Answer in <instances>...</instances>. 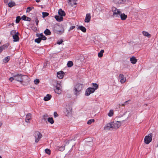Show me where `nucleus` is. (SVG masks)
I'll return each instance as SVG.
<instances>
[{
	"mask_svg": "<svg viewBox=\"0 0 158 158\" xmlns=\"http://www.w3.org/2000/svg\"><path fill=\"white\" fill-rule=\"evenodd\" d=\"M93 87L88 88L85 91V95L86 96L89 95L91 94L94 93L95 90L97 89L98 88V85L96 83H92Z\"/></svg>",
	"mask_w": 158,
	"mask_h": 158,
	"instance_id": "1",
	"label": "nucleus"
},
{
	"mask_svg": "<svg viewBox=\"0 0 158 158\" xmlns=\"http://www.w3.org/2000/svg\"><path fill=\"white\" fill-rule=\"evenodd\" d=\"M111 10L113 13L112 16L114 18H120V15L121 13L120 9H118L115 7L113 6L112 7Z\"/></svg>",
	"mask_w": 158,
	"mask_h": 158,
	"instance_id": "2",
	"label": "nucleus"
},
{
	"mask_svg": "<svg viewBox=\"0 0 158 158\" xmlns=\"http://www.w3.org/2000/svg\"><path fill=\"white\" fill-rule=\"evenodd\" d=\"M82 89V84L78 83L77 84L74 86L73 89L74 94L76 96L80 94Z\"/></svg>",
	"mask_w": 158,
	"mask_h": 158,
	"instance_id": "3",
	"label": "nucleus"
},
{
	"mask_svg": "<svg viewBox=\"0 0 158 158\" xmlns=\"http://www.w3.org/2000/svg\"><path fill=\"white\" fill-rule=\"evenodd\" d=\"M14 77L15 78V80H16L21 83H22L23 81V77H27L26 76L23 75L21 74H19L14 75Z\"/></svg>",
	"mask_w": 158,
	"mask_h": 158,
	"instance_id": "4",
	"label": "nucleus"
},
{
	"mask_svg": "<svg viewBox=\"0 0 158 158\" xmlns=\"http://www.w3.org/2000/svg\"><path fill=\"white\" fill-rule=\"evenodd\" d=\"M113 130H116L118 129L120 126L121 121H114L111 122Z\"/></svg>",
	"mask_w": 158,
	"mask_h": 158,
	"instance_id": "5",
	"label": "nucleus"
},
{
	"mask_svg": "<svg viewBox=\"0 0 158 158\" xmlns=\"http://www.w3.org/2000/svg\"><path fill=\"white\" fill-rule=\"evenodd\" d=\"M152 133H150L148 135L146 136L144 139V143L146 144H149L152 140Z\"/></svg>",
	"mask_w": 158,
	"mask_h": 158,
	"instance_id": "6",
	"label": "nucleus"
},
{
	"mask_svg": "<svg viewBox=\"0 0 158 158\" xmlns=\"http://www.w3.org/2000/svg\"><path fill=\"white\" fill-rule=\"evenodd\" d=\"M34 136L35 138V143H38L40 139L42 137V134L39 131H35L34 134Z\"/></svg>",
	"mask_w": 158,
	"mask_h": 158,
	"instance_id": "7",
	"label": "nucleus"
},
{
	"mask_svg": "<svg viewBox=\"0 0 158 158\" xmlns=\"http://www.w3.org/2000/svg\"><path fill=\"white\" fill-rule=\"evenodd\" d=\"M60 82L57 81L56 82V89H55V92L56 93L60 94L61 93V89L60 88L61 85L60 84Z\"/></svg>",
	"mask_w": 158,
	"mask_h": 158,
	"instance_id": "8",
	"label": "nucleus"
},
{
	"mask_svg": "<svg viewBox=\"0 0 158 158\" xmlns=\"http://www.w3.org/2000/svg\"><path fill=\"white\" fill-rule=\"evenodd\" d=\"M104 130L106 131L113 130L111 122L106 124L104 127Z\"/></svg>",
	"mask_w": 158,
	"mask_h": 158,
	"instance_id": "9",
	"label": "nucleus"
},
{
	"mask_svg": "<svg viewBox=\"0 0 158 158\" xmlns=\"http://www.w3.org/2000/svg\"><path fill=\"white\" fill-rule=\"evenodd\" d=\"M91 18V16L90 13L86 14L85 19V23H89L90 20Z\"/></svg>",
	"mask_w": 158,
	"mask_h": 158,
	"instance_id": "10",
	"label": "nucleus"
},
{
	"mask_svg": "<svg viewBox=\"0 0 158 158\" xmlns=\"http://www.w3.org/2000/svg\"><path fill=\"white\" fill-rule=\"evenodd\" d=\"M119 77V78H121L120 82L121 83H123L126 81V78L124 77V76L123 74H120Z\"/></svg>",
	"mask_w": 158,
	"mask_h": 158,
	"instance_id": "11",
	"label": "nucleus"
},
{
	"mask_svg": "<svg viewBox=\"0 0 158 158\" xmlns=\"http://www.w3.org/2000/svg\"><path fill=\"white\" fill-rule=\"evenodd\" d=\"M19 33L17 32L14 35H13V38L14 39V42L18 41L19 40V38L18 36Z\"/></svg>",
	"mask_w": 158,
	"mask_h": 158,
	"instance_id": "12",
	"label": "nucleus"
},
{
	"mask_svg": "<svg viewBox=\"0 0 158 158\" xmlns=\"http://www.w3.org/2000/svg\"><path fill=\"white\" fill-rule=\"evenodd\" d=\"M57 76L59 79H62L64 76V73L62 71H60L57 73Z\"/></svg>",
	"mask_w": 158,
	"mask_h": 158,
	"instance_id": "13",
	"label": "nucleus"
},
{
	"mask_svg": "<svg viewBox=\"0 0 158 158\" xmlns=\"http://www.w3.org/2000/svg\"><path fill=\"white\" fill-rule=\"evenodd\" d=\"M120 15V17L121 20L123 21L125 20L127 17V15L124 13H121Z\"/></svg>",
	"mask_w": 158,
	"mask_h": 158,
	"instance_id": "14",
	"label": "nucleus"
},
{
	"mask_svg": "<svg viewBox=\"0 0 158 158\" xmlns=\"http://www.w3.org/2000/svg\"><path fill=\"white\" fill-rule=\"evenodd\" d=\"M68 3L69 5L73 6L74 5L77 4L75 0H69Z\"/></svg>",
	"mask_w": 158,
	"mask_h": 158,
	"instance_id": "15",
	"label": "nucleus"
},
{
	"mask_svg": "<svg viewBox=\"0 0 158 158\" xmlns=\"http://www.w3.org/2000/svg\"><path fill=\"white\" fill-rule=\"evenodd\" d=\"M126 0H113L114 3L116 4H121L126 1Z\"/></svg>",
	"mask_w": 158,
	"mask_h": 158,
	"instance_id": "16",
	"label": "nucleus"
},
{
	"mask_svg": "<svg viewBox=\"0 0 158 158\" xmlns=\"http://www.w3.org/2000/svg\"><path fill=\"white\" fill-rule=\"evenodd\" d=\"M55 18L56 20L58 22H60L62 21L63 19L62 17L58 15H56L55 16Z\"/></svg>",
	"mask_w": 158,
	"mask_h": 158,
	"instance_id": "17",
	"label": "nucleus"
},
{
	"mask_svg": "<svg viewBox=\"0 0 158 158\" xmlns=\"http://www.w3.org/2000/svg\"><path fill=\"white\" fill-rule=\"evenodd\" d=\"M31 118V114H27L26 116L25 121L27 123H29V121Z\"/></svg>",
	"mask_w": 158,
	"mask_h": 158,
	"instance_id": "18",
	"label": "nucleus"
},
{
	"mask_svg": "<svg viewBox=\"0 0 158 158\" xmlns=\"http://www.w3.org/2000/svg\"><path fill=\"white\" fill-rule=\"evenodd\" d=\"M8 44H7L3 45L1 47H0V53L3 50H5L6 48L8 47Z\"/></svg>",
	"mask_w": 158,
	"mask_h": 158,
	"instance_id": "19",
	"label": "nucleus"
},
{
	"mask_svg": "<svg viewBox=\"0 0 158 158\" xmlns=\"http://www.w3.org/2000/svg\"><path fill=\"white\" fill-rule=\"evenodd\" d=\"M130 60L132 64H134L136 62L137 60L136 59L135 57L133 56L130 58Z\"/></svg>",
	"mask_w": 158,
	"mask_h": 158,
	"instance_id": "20",
	"label": "nucleus"
},
{
	"mask_svg": "<svg viewBox=\"0 0 158 158\" xmlns=\"http://www.w3.org/2000/svg\"><path fill=\"white\" fill-rule=\"evenodd\" d=\"M142 34L144 36H147L148 38H150L151 37V35L147 31H142Z\"/></svg>",
	"mask_w": 158,
	"mask_h": 158,
	"instance_id": "21",
	"label": "nucleus"
},
{
	"mask_svg": "<svg viewBox=\"0 0 158 158\" xmlns=\"http://www.w3.org/2000/svg\"><path fill=\"white\" fill-rule=\"evenodd\" d=\"M58 14L59 15L62 17L63 16H64L65 15V12L62 10L61 9H60L58 11Z\"/></svg>",
	"mask_w": 158,
	"mask_h": 158,
	"instance_id": "22",
	"label": "nucleus"
},
{
	"mask_svg": "<svg viewBox=\"0 0 158 158\" xmlns=\"http://www.w3.org/2000/svg\"><path fill=\"white\" fill-rule=\"evenodd\" d=\"M51 97L52 96L51 95L48 94L46 96L44 97V100L45 101H48L51 99Z\"/></svg>",
	"mask_w": 158,
	"mask_h": 158,
	"instance_id": "23",
	"label": "nucleus"
},
{
	"mask_svg": "<svg viewBox=\"0 0 158 158\" xmlns=\"http://www.w3.org/2000/svg\"><path fill=\"white\" fill-rule=\"evenodd\" d=\"M78 29L81 30L84 32H86V29L85 28L82 26H79L78 28Z\"/></svg>",
	"mask_w": 158,
	"mask_h": 158,
	"instance_id": "24",
	"label": "nucleus"
},
{
	"mask_svg": "<svg viewBox=\"0 0 158 158\" xmlns=\"http://www.w3.org/2000/svg\"><path fill=\"white\" fill-rule=\"evenodd\" d=\"M44 33L46 35H50L51 33L50 31L48 29H46L44 31Z\"/></svg>",
	"mask_w": 158,
	"mask_h": 158,
	"instance_id": "25",
	"label": "nucleus"
},
{
	"mask_svg": "<svg viewBox=\"0 0 158 158\" xmlns=\"http://www.w3.org/2000/svg\"><path fill=\"white\" fill-rule=\"evenodd\" d=\"M8 4L9 6L10 7H12L13 6H15L16 5L15 3L12 1L9 2Z\"/></svg>",
	"mask_w": 158,
	"mask_h": 158,
	"instance_id": "26",
	"label": "nucleus"
},
{
	"mask_svg": "<svg viewBox=\"0 0 158 158\" xmlns=\"http://www.w3.org/2000/svg\"><path fill=\"white\" fill-rule=\"evenodd\" d=\"M65 145L64 146H62L60 147H57L56 148V149L60 151H64L65 149Z\"/></svg>",
	"mask_w": 158,
	"mask_h": 158,
	"instance_id": "27",
	"label": "nucleus"
},
{
	"mask_svg": "<svg viewBox=\"0 0 158 158\" xmlns=\"http://www.w3.org/2000/svg\"><path fill=\"white\" fill-rule=\"evenodd\" d=\"M48 121L51 124H53L54 123V121L53 118L52 117L48 118Z\"/></svg>",
	"mask_w": 158,
	"mask_h": 158,
	"instance_id": "28",
	"label": "nucleus"
},
{
	"mask_svg": "<svg viewBox=\"0 0 158 158\" xmlns=\"http://www.w3.org/2000/svg\"><path fill=\"white\" fill-rule=\"evenodd\" d=\"M108 115L109 117H111L113 115L114 111L113 110H110L109 112L108 113Z\"/></svg>",
	"mask_w": 158,
	"mask_h": 158,
	"instance_id": "29",
	"label": "nucleus"
},
{
	"mask_svg": "<svg viewBox=\"0 0 158 158\" xmlns=\"http://www.w3.org/2000/svg\"><path fill=\"white\" fill-rule=\"evenodd\" d=\"M42 17L43 18H45L47 16H48L49 14L47 12H43L42 13Z\"/></svg>",
	"mask_w": 158,
	"mask_h": 158,
	"instance_id": "30",
	"label": "nucleus"
},
{
	"mask_svg": "<svg viewBox=\"0 0 158 158\" xmlns=\"http://www.w3.org/2000/svg\"><path fill=\"white\" fill-rule=\"evenodd\" d=\"M67 66L68 67H70L72 66L73 65V63L72 61H69L67 63Z\"/></svg>",
	"mask_w": 158,
	"mask_h": 158,
	"instance_id": "31",
	"label": "nucleus"
},
{
	"mask_svg": "<svg viewBox=\"0 0 158 158\" xmlns=\"http://www.w3.org/2000/svg\"><path fill=\"white\" fill-rule=\"evenodd\" d=\"M41 39L40 38H38L36 39L35 40V42L37 43L38 44L40 43V42L41 41Z\"/></svg>",
	"mask_w": 158,
	"mask_h": 158,
	"instance_id": "32",
	"label": "nucleus"
},
{
	"mask_svg": "<svg viewBox=\"0 0 158 158\" xmlns=\"http://www.w3.org/2000/svg\"><path fill=\"white\" fill-rule=\"evenodd\" d=\"M21 19V18L20 16H18L17 17L16 19V23H19Z\"/></svg>",
	"mask_w": 158,
	"mask_h": 158,
	"instance_id": "33",
	"label": "nucleus"
},
{
	"mask_svg": "<svg viewBox=\"0 0 158 158\" xmlns=\"http://www.w3.org/2000/svg\"><path fill=\"white\" fill-rule=\"evenodd\" d=\"M10 60V57L8 56L5 57L4 59V62L6 63L7 62Z\"/></svg>",
	"mask_w": 158,
	"mask_h": 158,
	"instance_id": "34",
	"label": "nucleus"
},
{
	"mask_svg": "<svg viewBox=\"0 0 158 158\" xmlns=\"http://www.w3.org/2000/svg\"><path fill=\"white\" fill-rule=\"evenodd\" d=\"M94 119H91L88 121L87 123L89 125H90L92 122H94Z\"/></svg>",
	"mask_w": 158,
	"mask_h": 158,
	"instance_id": "35",
	"label": "nucleus"
},
{
	"mask_svg": "<svg viewBox=\"0 0 158 158\" xmlns=\"http://www.w3.org/2000/svg\"><path fill=\"white\" fill-rule=\"evenodd\" d=\"M104 50H102L99 52V57H101L103 56V53L104 52Z\"/></svg>",
	"mask_w": 158,
	"mask_h": 158,
	"instance_id": "36",
	"label": "nucleus"
},
{
	"mask_svg": "<svg viewBox=\"0 0 158 158\" xmlns=\"http://www.w3.org/2000/svg\"><path fill=\"white\" fill-rule=\"evenodd\" d=\"M34 7H28L27 9L26 12H29L30 11H31L32 9H33Z\"/></svg>",
	"mask_w": 158,
	"mask_h": 158,
	"instance_id": "37",
	"label": "nucleus"
},
{
	"mask_svg": "<svg viewBox=\"0 0 158 158\" xmlns=\"http://www.w3.org/2000/svg\"><path fill=\"white\" fill-rule=\"evenodd\" d=\"M48 115L47 114H45L43 116V119L44 120V121H46L48 118Z\"/></svg>",
	"mask_w": 158,
	"mask_h": 158,
	"instance_id": "38",
	"label": "nucleus"
},
{
	"mask_svg": "<svg viewBox=\"0 0 158 158\" xmlns=\"http://www.w3.org/2000/svg\"><path fill=\"white\" fill-rule=\"evenodd\" d=\"M45 152L48 154V155H49L50 154L51 152L50 150L48 149H45Z\"/></svg>",
	"mask_w": 158,
	"mask_h": 158,
	"instance_id": "39",
	"label": "nucleus"
},
{
	"mask_svg": "<svg viewBox=\"0 0 158 158\" xmlns=\"http://www.w3.org/2000/svg\"><path fill=\"white\" fill-rule=\"evenodd\" d=\"M34 82L35 84L37 85L39 83L40 80L38 79H36L34 80Z\"/></svg>",
	"mask_w": 158,
	"mask_h": 158,
	"instance_id": "40",
	"label": "nucleus"
},
{
	"mask_svg": "<svg viewBox=\"0 0 158 158\" xmlns=\"http://www.w3.org/2000/svg\"><path fill=\"white\" fill-rule=\"evenodd\" d=\"M36 35L39 38H41L43 36V33H41L40 34H37Z\"/></svg>",
	"mask_w": 158,
	"mask_h": 158,
	"instance_id": "41",
	"label": "nucleus"
},
{
	"mask_svg": "<svg viewBox=\"0 0 158 158\" xmlns=\"http://www.w3.org/2000/svg\"><path fill=\"white\" fill-rule=\"evenodd\" d=\"M64 32V30H62L56 31V32L58 34H60V33H62Z\"/></svg>",
	"mask_w": 158,
	"mask_h": 158,
	"instance_id": "42",
	"label": "nucleus"
},
{
	"mask_svg": "<svg viewBox=\"0 0 158 158\" xmlns=\"http://www.w3.org/2000/svg\"><path fill=\"white\" fill-rule=\"evenodd\" d=\"M9 80L11 82L13 80H15V77H14V75L13 76V77H10L9 78Z\"/></svg>",
	"mask_w": 158,
	"mask_h": 158,
	"instance_id": "43",
	"label": "nucleus"
},
{
	"mask_svg": "<svg viewBox=\"0 0 158 158\" xmlns=\"http://www.w3.org/2000/svg\"><path fill=\"white\" fill-rule=\"evenodd\" d=\"M27 18V17H26L25 15H24L22 17V19L23 20H26V19Z\"/></svg>",
	"mask_w": 158,
	"mask_h": 158,
	"instance_id": "44",
	"label": "nucleus"
},
{
	"mask_svg": "<svg viewBox=\"0 0 158 158\" xmlns=\"http://www.w3.org/2000/svg\"><path fill=\"white\" fill-rule=\"evenodd\" d=\"M41 39V40H45L47 39V37L43 35Z\"/></svg>",
	"mask_w": 158,
	"mask_h": 158,
	"instance_id": "45",
	"label": "nucleus"
},
{
	"mask_svg": "<svg viewBox=\"0 0 158 158\" xmlns=\"http://www.w3.org/2000/svg\"><path fill=\"white\" fill-rule=\"evenodd\" d=\"M35 21L36 23V25L37 26L38 25V23H39V22L38 19L37 18H35Z\"/></svg>",
	"mask_w": 158,
	"mask_h": 158,
	"instance_id": "46",
	"label": "nucleus"
},
{
	"mask_svg": "<svg viewBox=\"0 0 158 158\" xmlns=\"http://www.w3.org/2000/svg\"><path fill=\"white\" fill-rule=\"evenodd\" d=\"M15 31L14 30L10 32V34L11 35H12L13 36V35H14L15 34Z\"/></svg>",
	"mask_w": 158,
	"mask_h": 158,
	"instance_id": "47",
	"label": "nucleus"
},
{
	"mask_svg": "<svg viewBox=\"0 0 158 158\" xmlns=\"http://www.w3.org/2000/svg\"><path fill=\"white\" fill-rule=\"evenodd\" d=\"M63 41L62 40H58L57 42V44H60L63 42Z\"/></svg>",
	"mask_w": 158,
	"mask_h": 158,
	"instance_id": "48",
	"label": "nucleus"
},
{
	"mask_svg": "<svg viewBox=\"0 0 158 158\" xmlns=\"http://www.w3.org/2000/svg\"><path fill=\"white\" fill-rule=\"evenodd\" d=\"M54 116L55 118L56 117L58 116V114L56 112H54Z\"/></svg>",
	"mask_w": 158,
	"mask_h": 158,
	"instance_id": "49",
	"label": "nucleus"
},
{
	"mask_svg": "<svg viewBox=\"0 0 158 158\" xmlns=\"http://www.w3.org/2000/svg\"><path fill=\"white\" fill-rule=\"evenodd\" d=\"M75 28V26H71L69 28V31H70L72 30L73 29Z\"/></svg>",
	"mask_w": 158,
	"mask_h": 158,
	"instance_id": "50",
	"label": "nucleus"
},
{
	"mask_svg": "<svg viewBox=\"0 0 158 158\" xmlns=\"http://www.w3.org/2000/svg\"><path fill=\"white\" fill-rule=\"evenodd\" d=\"M129 101V100H128V101H126L125 102H124V103L123 104H122V106H125V105L126 104V103L128 102Z\"/></svg>",
	"mask_w": 158,
	"mask_h": 158,
	"instance_id": "51",
	"label": "nucleus"
},
{
	"mask_svg": "<svg viewBox=\"0 0 158 158\" xmlns=\"http://www.w3.org/2000/svg\"><path fill=\"white\" fill-rule=\"evenodd\" d=\"M31 20V19L30 18H29V17H27V18L26 19V21H30Z\"/></svg>",
	"mask_w": 158,
	"mask_h": 158,
	"instance_id": "52",
	"label": "nucleus"
},
{
	"mask_svg": "<svg viewBox=\"0 0 158 158\" xmlns=\"http://www.w3.org/2000/svg\"><path fill=\"white\" fill-rule=\"evenodd\" d=\"M8 0H4V2L5 3H7L8 2Z\"/></svg>",
	"mask_w": 158,
	"mask_h": 158,
	"instance_id": "53",
	"label": "nucleus"
},
{
	"mask_svg": "<svg viewBox=\"0 0 158 158\" xmlns=\"http://www.w3.org/2000/svg\"><path fill=\"white\" fill-rule=\"evenodd\" d=\"M66 112L67 113V114L66 115H69V112L68 111V110H67V111H66Z\"/></svg>",
	"mask_w": 158,
	"mask_h": 158,
	"instance_id": "54",
	"label": "nucleus"
},
{
	"mask_svg": "<svg viewBox=\"0 0 158 158\" xmlns=\"http://www.w3.org/2000/svg\"><path fill=\"white\" fill-rule=\"evenodd\" d=\"M36 2H40V0H36Z\"/></svg>",
	"mask_w": 158,
	"mask_h": 158,
	"instance_id": "55",
	"label": "nucleus"
},
{
	"mask_svg": "<svg viewBox=\"0 0 158 158\" xmlns=\"http://www.w3.org/2000/svg\"><path fill=\"white\" fill-rule=\"evenodd\" d=\"M98 56L99 57V52L98 53Z\"/></svg>",
	"mask_w": 158,
	"mask_h": 158,
	"instance_id": "56",
	"label": "nucleus"
},
{
	"mask_svg": "<svg viewBox=\"0 0 158 158\" xmlns=\"http://www.w3.org/2000/svg\"><path fill=\"white\" fill-rule=\"evenodd\" d=\"M145 105H146V106H147V104H145Z\"/></svg>",
	"mask_w": 158,
	"mask_h": 158,
	"instance_id": "57",
	"label": "nucleus"
},
{
	"mask_svg": "<svg viewBox=\"0 0 158 158\" xmlns=\"http://www.w3.org/2000/svg\"><path fill=\"white\" fill-rule=\"evenodd\" d=\"M0 158H2L1 156H0Z\"/></svg>",
	"mask_w": 158,
	"mask_h": 158,
	"instance_id": "58",
	"label": "nucleus"
}]
</instances>
